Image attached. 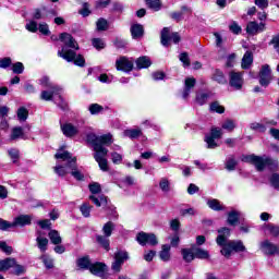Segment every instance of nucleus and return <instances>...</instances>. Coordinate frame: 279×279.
Masks as SVG:
<instances>
[{
    "instance_id": "2",
    "label": "nucleus",
    "mask_w": 279,
    "mask_h": 279,
    "mask_svg": "<svg viewBox=\"0 0 279 279\" xmlns=\"http://www.w3.org/2000/svg\"><path fill=\"white\" fill-rule=\"evenodd\" d=\"M87 143H90L94 147V158L96 162H98L100 170L108 171V159L106 158V156H108V150L99 144V136L95 133L87 134Z\"/></svg>"
},
{
    "instance_id": "57",
    "label": "nucleus",
    "mask_w": 279,
    "mask_h": 279,
    "mask_svg": "<svg viewBox=\"0 0 279 279\" xmlns=\"http://www.w3.org/2000/svg\"><path fill=\"white\" fill-rule=\"evenodd\" d=\"M25 28L28 31V32H32L33 34H36V32H38V23H36V21H29Z\"/></svg>"
},
{
    "instance_id": "8",
    "label": "nucleus",
    "mask_w": 279,
    "mask_h": 279,
    "mask_svg": "<svg viewBox=\"0 0 279 279\" xmlns=\"http://www.w3.org/2000/svg\"><path fill=\"white\" fill-rule=\"evenodd\" d=\"M58 56L59 58H63V60H66V62H74L76 66H84V64H86V61L84 60V57H82V54L76 56L75 51L66 50L65 47L58 51Z\"/></svg>"
},
{
    "instance_id": "49",
    "label": "nucleus",
    "mask_w": 279,
    "mask_h": 279,
    "mask_svg": "<svg viewBox=\"0 0 279 279\" xmlns=\"http://www.w3.org/2000/svg\"><path fill=\"white\" fill-rule=\"evenodd\" d=\"M221 128L222 130H227V132H232L236 128V123H234V120L228 119L222 123Z\"/></svg>"
},
{
    "instance_id": "27",
    "label": "nucleus",
    "mask_w": 279,
    "mask_h": 279,
    "mask_svg": "<svg viewBox=\"0 0 279 279\" xmlns=\"http://www.w3.org/2000/svg\"><path fill=\"white\" fill-rule=\"evenodd\" d=\"M135 64L137 69H149V65L151 64V59L147 56L140 57L136 61Z\"/></svg>"
},
{
    "instance_id": "60",
    "label": "nucleus",
    "mask_w": 279,
    "mask_h": 279,
    "mask_svg": "<svg viewBox=\"0 0 279 279\" xmlns=\"http://www.w3.org/2000/svg\"><path fill=\"white\" fill-rule=\"evenodd\" d=\"M266 232H269L272 234V236H278L279 235V227H276L274 225H267L265 227Z\"/></svg>"
},
{
    "instance_id": "29",
    "label": "nucleus",
    "mask_w": 279,
    "mask_h": 279,
    "mask_svg": "<svg viewBox=\"0 0 279 279\" xmlns=\"http://www.w3.org/2000/svg\"><path fill=\"white\" fill-rule=\"evenodd\" d=\"M123 135L134 141V138L143 136V131L141 129H129L123 132Z\"/></svg>"
},
{
    "instance_id": "64",
    "label": "nucleus",
    "mask_w": 279,
    "mask_h": 279,
    "mask_svg": "<svg viewBox=\"0 0 279 279\" xmlns=\"http://www.w3.org/2000/svg\"><path fill=\"white\" fill-rule=\"evenodd\" d=\"M12 269H13V274H15V276H21V274H23L25 271L24 266L16 264V262H15V265H13Z\"/></svg>"
},
{
    "instance_id": "1",
    "label": "nucleus",
    "mask_w": 279,
    "mask_h": 279,
    "mask_svg": "<svg viewBox=\"0 0 279 279\" xmlns=\"http://www.w3.org/2000/svg\"><path fill=\"white\" fill-rule=\"evenodd\" d=\"M219 235L217 236V243L220 245L221 254L226 258H230L232 256V252H245V245H243V242L241 241H228V238L230 235V229L222 228L218 230Z\"/></svg>"
},
{
    "instance_id": "48",
    "label": "nucleus",
    "mask_w": 279,
    "mask_h": 279,
    "mask_svg": "<svg viewBox=\"0 0 279 279\" xmlns=\"http://www.w3.org/2000/svg\"><path fill=\"white\" fill-rule=\"evenodd\" d=\"M80 210L83 217H90V210H93V206H90L88 203H84L81 205Z\"/></svg>"
},
{
    "instance_id": "34",
    "label": "nucleus",
    "mask_w": 279,
    "mask_h": 279,
    "mask_svg": "<svg viewBox=\"0 0 279 279\" xmlns=\"http://www.w3.org/2000/svg\"><path fill=\"white\" fill-rule=\"evenodd\" d=\"M241 217V213L236 210H232L228 214V223L229 226H234L239 223V218Z\"/></svg>"
},
{
    "instance_id": "38",
    "label": "nucleus",
    "mask_w": 279,
    "mask_h": 279,
    "mask_svg": "<svg viewBox=\"0 0 279 279\" xmlns=\"http://www.w3.org/2000/svg\"><path fill=\"white\" fill-rule=\"evenodd\" d=\"M146 4L150 10H154L155 12L160 11L162 8V2H160V0H146Z\"/></svg>"
},
{
    "instance_id": "20",
    "label": "nucleus",
    "mask_w": 279,
    "mask_h": 279,
    "mask_svg": "<svg viewBox=\"0 0 279 279\" xmlns=\"http://www.w3.org/2000/svg\"><path fill=\"white\" fill-rule=\"evenodd\" d=\"M145 34V28L141 24L131 25V36L133 40H141Z\"/></svg>"
},
{
    "instance_id": "24",
    "label": "nucleus",
    "mask_w": 279,
    "mask_h": 279,
    "mask_svg": "<svg viewBox=\"0 0 279 279\" xmlns=\"http://www.w3.org/2000/svg\"><path fill=\"white\" fill-rule=\"evenodd\" d=\"M89 199L97 206L98 208H101V206H107L108 205V197L106 195L100 194V195H90Z\"/></svg>"
},
{
    "instance_id": "18",
    "label": "nucleus",
    "mask_w": 279,
    "mask_h": 279,
    "mask_svg": "<svg viewBox=\"0 0 279 279\" xmlns=\"http://www.w3.org/2000/svg\"><path fill=\"white\" fill-rule=\"evenodd\" d=\"M61 43H64L65 47H70V49H80V46H77V41L71 36L69 33H62L60 35Z\"/></svg>"
},
{
    "instance_id": "62",
    "label": "nucleus",
    "mask_w": 279,
    "mask_h": 279,
    "mask_svg": "<svg viewBox=\"0 0 279 279\" xmlns=\"http://www.w3.org/2000/svg\"><path fill=\"white\" fill-rule=\"evenodd\" d=\"M37 29H39L40 34H44V36H49V25H47V23H40Z\"/></svg>"
},
{
    "instance_id": "46",
    "label": "nucleus",
    "mask_w": 279,
    "mask_h": 279,
    "mask_svg": "<svg viewBox=\"0 0 279 279\" xmlns=\"http://www.w3.org/2000/svg\"><path fill=\"white\" fill-rule=\"evenodd\" d=\"M211 112H217L218 114H223L226 112V108L221 106L218 101L211 102L210 105Z\"/></svg>"
},
{
    "instance_id": "61",
    "label": "nucleus",
    "mask_w": 279,
    "mask_h": 279,
    "mask_svg": "<svg viewBox=\"0 0 279 279\" xmlns=\"http://www.w3.org/2000/svg\"><path fill=\"white\" fill-rule=\"evenodd\" d=\"M92 43L95 49H104L106 47V43H104V39L101 38H94Z\"/></svg>"
},
{
    "instance_id": "53",
    "label": "nucleus",
    "mask_w": 279,
    "mask_h": 279,
    "mask_svg": "<svg viewBox=\"0 0 279 279\" xmlns=\"http://www.w3.org/2000/svg\"><path fill=\"white\" fill-rule=\"evenodd\" d=\"M89 191L93 195H99L101 193V185L97 182L89 184Z\"/></svg>"
},
{
    "instance_id": "40",
    "label": "nucleus",
    "mask_w": 279,
    "mask_h": 279,
    "mask_svg": "<svg viewBox=\"0 0 279 279\" xmlns=\"http://www.w3.org/2000/svg\"><path fill=\"white\" fill-rule=\"evenodd\" d=\"M214 82H218V84H226V75L220 70H215L213 77Z\"/></svg>"
},
{
    "instance_id": "14",
    "label": "nucleus",
    "mask_w": 279,
    "mask_h": 279,
    "mask_svg": "<svg viewBox=\"0 0 279 279\" xmlns=\"http://www.w3.org/2000/svg\"><path fill=\"white\" fill-rule=\"evenodd\" d=\"M116 68L118 71L130 73L134 69V62L125 57H121L116 61Z\"/></svg>"
},
{
    "instance_id": "32",
    "label": "nucleus",
    "mask_w": 279,
    "mask_h": 279,
    "mask_svg": "<svg viewBox=\"0 0 279 279\" xmlns=\"http://www.w3.org/2000/svg\"><path fill=\"white\" fill-rule=\"evenodd\" d=\"M15 265L14 258H7L3 260H0V271H8V269H12Z\"/></svg>"
},
{
    "instance_id": "4",
    "label": "nucleus",
    "mask_w": 279,
    "mask_h": 279,
    "mask_svg": "<svg viewBox=\"0 0 279 279\" xmlns=\"http://www.w3.org/2000/svg\"><path fill=\"white\" fill-rule=\"evenodd\" d=\"M57 160H63V162H68L65 166H62L60 163H57L53 167L54 173H57V175H59V178H64V175H68V173H71V168L69 167V162H71V160H73V158L71 157V153L66 151V150H59L56 155H54Z\"/></svg>"
},
{
    "instance_id": "30",
    "label": "nucleus",
    "mask_w": 279,
    "mask_h": 279,
    "mask_svg": "<svg viewBox=\"0 0 279 279\" xmlns=\"http://www.w3.org/2000/svg\"><path fill=\"white\" fill-rule=\"evenodd\" d=\"M181 254L185 263H191L192 260L195 259V248H183L181 251Z\"/></svg>"
},
{
    "instance_id": "23",
    "label": "nucleus",
    "mask_w": 279,
    "mask_h": 279,
    "mask_svg": "<svg viewBox=\"0 0 279 279\" xmlns=\"http://www.w3.org/2000/svg\"><path fill=\"white\" fill-rule=\"evenodd\" d=\"M39 84L44 86V88H50V90H54V93H62V87L51 83L48 76H44L39 80Z\"/></svg>"
},
{
    "instance_id": "5",
    "label": "nucleus",
    "mask_w": 279,
    "mask_h": 279,
    "mask_svg": "<svg viewBox=\"0 0 279 279\" xmlns=\"http://www.w3.org/2000/svg\"><path fill=\"white\" fill-rule=\"evenodd\" d=\"M77 267H80L81 269H89L90 274H94V276H104L107 269V266L104 263L92 264L88 256L78 258Z\"/></svg>"
},
{
    "instance_id": "17",
    "label": "nucleus",
    "mask_w": 279,
    "mask_h": 279,
    "mask_svg": "<svg viewBox=\"0 0 279 279\" xmlns=\"http://www.w3.org/2000/svg\"><path fill=\"white\" fill-rule=\"evenodd\" d=\"M61 132L68 138H72V136H76V134H80V129L72 123H64L61 124Z\"/></svg>"
},
{
    "instance_id": "35",
    "label": "nucleus",
    "mask_w": 279,
    "mask_h": 279,
    "mask_svg": "<svg viewBox=\"0 0 279 279\" xmlns=\"http://www.w3.org/2000/svg\"><path fill=\"white\" fill-rule=\"evenodd\" d=\"M207 206L211 209V210H223V205H221V203L216 199V198H211L207 201Z\"/></svg>"
},
{
    "instance_id": "3",
    "label": "nucleus",
    "mask_w": 279,
    "mask_h": 279,
    "mask_svg": "<svg viewBox=\"0 0 279 279\" xmlns=\"http://www.w3.org/2000/svg\"><path fill=\"white\" fill-rule=\"evenodd\" d=\"M243 162H251L254 165L257 171H264L265 167H269L270 169H278V161L276 159H271L267 156H256V155H247L243 157Z\"/></svg>"
},
{
    "instance_id": "59",
    "label": "nucleus",
    "mask_w": 279,
    "mask_h": 279,
    "mask_svg": "<svg viewBox=\"0 0 279 279\" xmlns=\"http://www.w3.org/2000/svg\"><path fill=\"white\" fill-rule=\"evenodd\" d=\"M111 160L113 165H121V162H123V156L117 151H113L111 153Z\"/></svg>"
},
{
    "instance_id": "42",
    "label": "nucleus",
    "mask_w": 279,
    "mask_h": 279,
    "mask_svg": "<svg viewBox=\"0 0 279 279\" xmlns=\"http://www.w3.org/2000/svg\"><path fill=\"white\" fill-rule=\"evenodd\" d=\"M109 27L108 24V20L100 17L97 22H96V28L98 32H106Z\"/></svg>"
},
{
    "instance_id": "56",
    "label": "nucleus",
    "mask_w": 279,
    "mask_h": 279,
    "mask_svg": "<svg viewBox=\"0 0 279 279\" xmlns=\"http://www.w3.org/2000/svg\"><path fill=\"white\" fill-rule=\"evenodd\" d=\"M208 136H211V138H221V136H223V131H221L219 128H211Z\"/></svg>"
},
{
    "instance_id": "52",
    "label": "nucleus",
    "mask_w": 279,
    "mask_h": 279,
    "mask_svg": "<svg viewBox=\"0 0 279 279\" xmlns=\"http://www.w3.org/2000/svg\"><path fill=\"white\" fill-rule=\"evenodd\" d=\"M12 71L13 73H15L16 75H21V73H23L25 71V66L23 65L22 62H16L12 65Z\"/></svg>"
},
{
    "instance_id": "41",
    "label": "nucleus",
    "mask_w": 279,
    "mask_h": 279,
    "mask_svg": "<svg viewBox=\"0 0 279 279\" xmlns=\"http://www.w3.org/2000/svg\"><path fill=\"white\" fill-rule=\"evenodd\" d=\"M194 256L195 258H201L203 260L210 257L208 251L202 250L199 247H194Z\"/></svg>"
},
{
    "instance_id": "21",
    "label": "nucleus",
    "mask_w": 279,
    "mask_h": 279,
    "mask_svg": "<svg viewBox=\"0 0 279 279\" xmlns=\"http://www.w3.org/2000/svg\"><path fill=\"white\" fill-rule=\"evenodd\" d=\"M77 158H72L71 161H69V167H70V171L71 174L73 175V178H75V180H84V174L77 170Z\"/></svg>"
},
{
    "instance_id": "54",
    "label": "nucleus",
    "mask_w": 279,
    "mask_h": 279,
    "mask_svg": "<svg viewBox=\"0 0 279 279\" xmlns=\"http://www.w3.org/2000/svg\"><path fill=\"white\" fill-rule=\"evenodd\" d=\"M269 182L272 187H275L277 191H279V174L278 173H272Z\"/></svg>"
},
{
    "instance_id": "51",
    "label": "nucleus",
    "mask_w": 279,
    "mask_h": 279,
    "mask_svg": "<svg viewBox=\"0 0 279 279\" xmlns=\"http://www.w3.org/2000/svg\"><path fill=\"white\" fill-rule=\"evenodd\" d=\"M8 154H9V156H10L11 160H12L14 163L19 162V158H20L19 149H16V148H11V149L8 150Z\"/></svg>"
},
{
    "instance_id": "22",
    "label": "nucleus",
    "mask_w": 279,
    "mask_h": 279,
    "mask_svg": "<svg viewBox=\"0 0 279 279\" xmlns=\"http://www.w3.org/2000/svg\"><path fill=\"white\" fill-rule=\"evenodd\" d=\"M195 84H196V81L194 77L185 78L184 89H183V94H182L183 99L189 98V96L191 95V89L195 88Z\"/></svg>"
},
{
    "instance_id": "11",
    "label": "nucleus",
    "mask_w": 279,
    "mask_h": 279,
    "mask_svg": "<svg viewBox=\"0 0 279 279\" xmlns=\"http://www.w3.org/2000/svg\"><path fill=\"white\" fill-rule=\"evenodd\" d=\"M243 73L234 71L229 73V85L231 88H234V90H241V88H243Z\"/></svg>"
},
{
    "instance_id": "19",
    "label": "nucleus",
    "mask_w": 279,
    "mask_h": 279,
    "mask_svg": "<svg viewBox=\"0 0 279 279\" xmlns=\"http://www.w3.org/2000/svg\"><path fill=\"white\" fill-rule=\"evenodd\" d=\"M25 226H32V216L20 215L13 221V228H16V227L25 228Z\"/></svg>"
},
{
    "instance_id": "45",
    "label": "nucleus",
    "mask_w": 279,
    "mask_h": 279,
    "mask_svg": "<svg viewBox=\"0 0 279 279\" xmlns=\"http://www.w3.org/2000/svg\"><path fill=\"white\" fill-rule=\"evenodd\" d=\"M205 143H207V149H217V147H219V144H217L215 137L210 135L205 136Z\"/></svg>"
},
{
    "instance_id": "33",
    "label": "nucleus",
    "mask_w": 279,
    "mask_h": 279,
    "mask_svg": "<svg viewBox=\"0 0 279 279\" xmlns=\"http://www.w3.org/2000/svg\"><path fill=\"white\" fill-rule=\"evenodd\" d=\"M48 236L53 245H60L62 243V238L60 236V232L57 230H50Z\"/></svg>"
},
{
    "instance_id": "26",
    "label": "nucleus",
    "mask_w": 279,
    "mask_h": 279,
    "mask_svg": "<svg viewBox=\"0 0 279 279\" xmlns=\"http://www.w3.org/2000/svg\"><path fill=\"white\" fill-rule=\"evenodd\" d=\"M160 260H163V263H167L171 259V245L163 244L161 246V251L159 253Z\"/></svg>"
},
{
    "instance_id": "55",
    "label": "nucleus",
    "mask_w": 279,
    "mask_h": 279,
    "mask_svg": "<svg viewBox=\"0 0 279 279\" xmlns=\"http://www.w3.org/2000/svg\"><path fill=\"white\" fill-rule=\"evenodd\" d=\"M229 29L232 34H235V35H239L242 32L241 26L236 22H231V24L229 25Z\"/></svg>"
},
{
    "instance_id": "10",
    "label": "nucleus",
    "mask_w": 279,
    "mask_h": 279,
    "mask_svg": "<svg viewBox=\"0 0 279 279\" xmlns=\"http://www.w3.org/2000/svg\"><path fill=\"white\" fill-rule=\"evenodd\" d=\"M272 80H274V76L271 75V68L269 66V64H264L259 71L260 86H264V88H267V86L271 84Z\"/></svg>"
},
{
    "instance_id": "12",
    "label": "nucleus",
    "mask_w": 279,
    "mask_h": 279,
    "mask_svg": "<svg viewBox=\"0 0 279 279\" xmlns=\"http://www.w3.org/2000/svg\"><path fill=\"white\" fill-rule=\"evenodd\" d=\"M174 43V45H178V43H180L181 38H180V34L178 33H172L171 35L169 34V27H165L161 31V45L163 47H167L169 45V43Z\"/></svg>"
},
{
    "instance_id": "9",
    "label": "nucleus",
    "mask_w": 279,
    "mask_h": 279,
    "mask_svg": "<svg viewBox=\"0 0 279 279\" xmlns=\"http://www.w3.org/2000/svg\"><path fill=\"white\" fill-rule=\"evenodd\" d=\"M267 29V24L265 22H256L251 21L246 24V34L248 36H258V34H263Z\"/></svg>"
},
{
    "instance_id": "47",
    "label": "nucleus",
    "mask_w": 279,
    "mask_h": 279,
    "mask_svg": "<svg viewBox=\"0 0 279 279\" xmlns=\"http://www.w3.org/2000/svg\"><path fill=\"white\" fill-rule=\"evenodd\" d=\"M40 259L43 260L46 269H53V259L49 257V255L44 254L41 255Z\"/></svg>"
},
{
    "instance_id": "25",
    "label": "nucleus",
    "mask_w": 279,
    "mask_h": 279,
    "mask_svg": "<svg viewBox=\"0 0 279 279\" xmlns=\"http://www.w3.org/2000/svg\"><path fill=\"white\" fill-rule=\"evenodd\" d=\"M36 243L38 250H40V252L45 254V252H47V246L49 245V240L45 236H41L40 232H37Z\"/></svg>"
},
{
    "instance_id": "28",
    "label": "nucleus",
    "mask_w": 279,
    "mask_h": 279,
    "mask_svg": "<svg viewBox=\"0 0 279 279\" xmlns=\"http://www.w3.org/2000/svg\"><path fill=\"white\" fill-rule=\"evenodd\" d=\"M252 62H254V54L252 51H246L242 58V69H250Z\"/></svg>"
},
{
    "instance_id": "7",
    "label": "nucleus",
    "mask_w": 279,
    "mask_h": 279,
    "mask_svg": "<svg viewBox=\"0 0 279 279\" xmlns=\"http://www.w3.org/2000/svg\"><path fill=\"white\" fill-rule=\"evenodd\" d=\"M40 99H43L44 101H54V104H57L59 108H62V110H66V101H64V98H62V93H56V89L43 90Z\"/></svg>"
},
{
    "instance_id": "50",
    "label": "nucleus",
    "mask_w": 279,
    "mask_h": 279,
    "mask_svg": "<svg viewBox=\"0 0 279 279\" xmlns=\"http://www.w3.org/2000/svg\"><path fill=\"white\" fill-rule=\"evenodd\" d=\"M236 169V159L233 157H229L226 161V170L227 171H234Z\"/></svg>"
},
{
    "instance_id": "43",
    "label": "nucleus",
    "mask_w": 279,
    "mask_h": 279,
    "mask_svg": "<svg viewBox=\"0 0 279 279\" xmlns=\"http://www.w3.org/2000/svg\"><path fill=\"white\" fill-rule=\"evenodd\" d=\"M27 117H29V111L25 107H20L17 109V119L19 121H27Z\"/></svg>"
},
{
    "instance_id": "37",
    "label": "nucleus",
    "mask_w": 279,
    "mask_h": 279,
    "mask_svg": "<svg viewBox=\"0 0 279 279\" xmlns=\"http://www.w3.org/2000/svg\"><path fill=\"white\" fill-rule=\"evenodd\" d=\"M159 189L162 193H169V191H171V182H169V179L161 178L159 181Z\"/></svg>"
},
{
    "instance_id": "31",
    "label": "nucleus",
    "mask_w": 279,
    "mask_h": 279,
    "mask_svg": "<svg viewBox=\"0 0 279 279\" xmlns=\"http://www.w3.org/2000/svg\"><path fill=\"white\" fill-rule=\"evenodd\" d=\"M210 93L198 92L196 94V104H198V106H204V104H206L208 99H210Z\"/></svg>"
},
{
    "instance_id": "15",
    "label": "nucleus",
    "mask_w": 279,
    "mask_h": 279,
    "mask_svg": "<svg viewBox=\"0 0 279 279\" xmlns=\"http://www.w3.org/2000/svg\"><path fill=\"white\" fill-rule=\"evenodd\" d=\"M125 260H128V252L118 251L114 254V263L111 266L113 271H121V267H122L123 263H125Z\"/></svg>"
},
{
    "instance_id": "16",
    "label": "nucleus",
    "mask_w": 279,
    "mask_h": 279,
    "mask_svg": "<svg viewBox=\"0 0 279 279\" xmlns=\"http://www.w3.org/2000/svg\"><path fill=\"white\" fill-rule=\"evenodd\" d=\"M260 250L266 256H274L278 252V246L269 242V240H265L260 243Z\"/></svg>"
},
{
    "instance_id": "63",
    "label": "nucleus",
    "mask_w": 279,
    "mask_h": 279,
    "mask_svg": "<svg viewBox=\"0 0 279 279\" xmlns=\"http://www.w3.org/2000/svg\"><path fill=\"white\" fill-rule=\"evenodd\" d=\"M9 228H14V222L0 219V230H8Z\"/></svg>"
},
{
    "instance_id": "6",
    "label": "nucleus",
    "mask_w": 279,
    "mask_h": 279,
    "mask_svg": "<svg viewBox=\"0 0 279 279\" xmlns=\"http://www.w3.org/2000/svg\"><path fill=\"white\" fill-rule=\"evenodd\" d=\"M114 228L117 226L112 221H108L102 226V233L104 235H96V241L106 250L107 252L110 251V236H112V232H114Z\"/></svg>"
},
{
    "instance_id": "13",
    "label": "nucleus",
    "mask_w": 279,
    "mask_h": 279,
    "mask_svg": "<svg viewBox=\"0 0 279 279\" xmlns=\"http://www.w3.org/2000/svg\"><path fill=\"white\" fill-rule=\"evenodd\" d=\"M137 243L140 245H158V239L156 234L140 232L136 236Z\"/></svg>"
},
{
    "instance_id": "58",
    "label": "nucleus",
    "mask_w": 279,
    "mask_h": 279,
    "mask_svg": "<svg viewBox=\"0 0 279 279\" xmlns=\"http://www.w3.org/2000/svg\"><path fill=\"white\" fill-rule=\"evenodd\" d=\"M179 60L183 63V66H191V59L189 58V53L182 52L179 56Z\"/></svg>"
},
{
    "instance_id": "44",
    "label": "nucleus",
    "mask_w": 279,
    "mask_h": 279,
    "mask_svg": "<svg viewBox=\"0 0 279 279\" xmlns=\"http://www.w3.org/2000/svg\"><path fill=\"white\" fill-rule=\"evenodd\" d=\"M88 111L93 116L100 114V112H104V107L101 105H99V104H92L88 107Z\"/></svg>"
},
{
    "instance_id": "39",
    "label": "nucleus",
    "mask_w": 279,
    "mask_h": 279,
    "mask_svg": "<svg viewBox=\"0 0 279 279\" xmlns=\"http://www.w3.org/2000/svg\"><path fill=\"white\" fill-rule=\"evenodd\" d=\"M23 137H24L23 128L15 126L12 129L11 141H16L17 138H23Z\"/></svg>"
},
{
    "instance_id": "36",
    "label": "nucleus",
    "mask_w": 279,
    "mask_h": 279,
    "mask_svg": "<svg viewBox=\"0 0 279 279\" xmlns=\"http://www.w3.org/2000/svg\"><path fill=\"white\" fill-rule=\"evenodd\" d=\"M112 134L110 133L98 136V144L101 145V147H104V145H112Z\"/></svg>"
}]
</instances>
